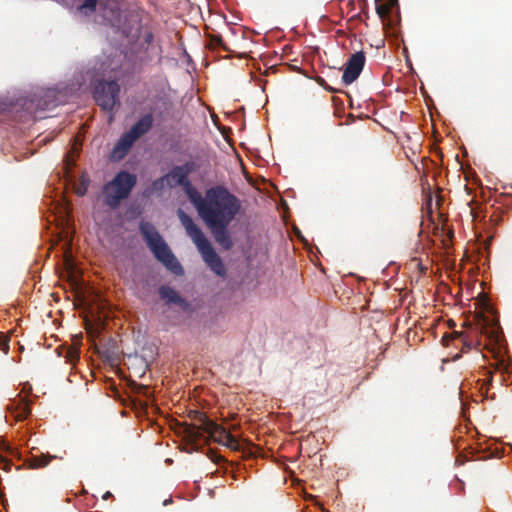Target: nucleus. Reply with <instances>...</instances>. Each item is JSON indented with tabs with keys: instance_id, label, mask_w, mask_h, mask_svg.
Wrapping results in <instances>:
<instances>
[{
	"instance_id": "obj_1",
	"label": "nucleus",
	"mask_w": 512,
	"mask_h": 512,
	"mask_svg": "<svg viewBox=\"0 0 512 512\" xmlns=\"http://www.w3.org/2000/svg\"><path fill=\"white\" fill-rule=\"evenodd\" d=\"M190 200L206 225L230 224L241 209L239 199L221 185L206 190L204 197L193 191Z\"/></svg>"
},
{
	"instance_id": "obj_2",
	"label": "nucleus",
	"mask_w": 512,
	"mask_h": 512,
	"mask_svg": "<svg viewBox=\"0 0 512 512\" xmlns=\"http://www.w3.org/2000/svg\"><path fill=\"white\" fill-rule=\"evenodd\" d=\"M140 30L141 26L138 21H135L134 25L128 30L123 29V34L126 37L136 38V40L131 42L125 51H120V55L123 54L121 64L111 62L108 65L111 71H117L118 69H123L125 72L136 71L153 59L156 50L153 45L154 36L148 31L141 36Z\"/></svg>"
},
{
	"instance_id": "obj_3",
	"label": "nucleus",
	"mask_w": 512,
	"mask_h": 512,
	"mask_svg": "<svg viewBox=\"0 0 512 512\" xmlns=\"http://www.w3.org/2000/svg\"><path fill=\"white\" fill-rule=\"evenodd\" d=\"M178 218L184 226L187 234L196 245L204 262L218 276L226 275V268L220 256L216 253L210 241L205 237L202 230L194 223L193 219L182 209H179Z\"/></svg>"
},
{
	"instance_id": "obj_4",
	"label": "nucleus",
	"mask_w": 512,
	"mask_h": 512,
	"mask_svg": "<svg viewBox=\"0 0 512 512\" xmlns=\"http://www.w3.org/2000/svg\"><path fill=\"white\" fill-rule=\"evenodd\" d=\"M140 233L155 258L169 271L177 276L184 274V269L171 249L150 222L142 221L139 226Z\"/></svg>"
},
{
	"instance_id": "obj_5",
	"label": "nucleus",
	"mask_w": 512,
	"mask_h": 512,
	"mask_svg": "<svg viewBox=\"0 0 512 512\" xmlns=\"http://www.w3.org/2000/svg\"><path fill=\"white\" fill-rule=\"evenodd\" d=\"M137 183V177L128 171H119L102 187L103 201L111 209H117L127 199Z\"/></svg>"
},
{
	"instance_id": "obj_6",
	"label": "nucleus",
	"mask_w": 512,
	"mask_h": 512,
	"mask_svg": "<svg viewBox=\"0 0 512 512\" xmlns=\"http://www.w3.org/2000/svg\"><path fill=\"white\" fill-rule=\"evenodd\" d=\"M64 96L55 88L39 89L23 101V108L37 117L39 113L64 104Z\"/></svg>"
},
{
	"instance_id": "obj_7",
	"label": "nucleus",
	"mask_w": 512,
	"mask_h": 512,
	"mask_svg": "<svg viewBox=\"0 0 512 512\" xmlns=\"http://www.w3.org/2000/svg\"><path fill=\"white\" fill-rule=\"evenodd\" d=\"M119 93L120 86L116 81H99L94 87V99L101 109L111 113L110 121L113 119V113L120 106Z\"/></svg>"
},
{
	"instance_id": "obj_8",
	"label": "nucleus",
	"mask_w": 512,
	"mask_h": 512,
	"mask_svg": "<svg viewBox=\"0 0 512 512\" xmlns=\"http://www.w3.org/2000/svg\"><path fill=\"white\" fill-rule=\"evenodd\" d=\"M365 62L366 57L363 51L352 54L345 64L342 79L339 83L348 86L356 81L365 66Z\"/></svg>"
},
{
	"instance_id": "obj_9",
	"label": "nucleus",
	"mask_w": 512,
	"mask_h": 512,
	"mask_svg": "<svg viewBox=\"0 0 512 512\" xmlns=\"http://www.w3.org/2000/svg\"><path fill=\"white\" fill-rule=\"evenodd\" d=\"M212 420L209 419L204 414V419L202 420V417L197 418L190 423H185L183 425V433L185 437L195 443L198 444L202 442V440L206 439L205 431L209 427V424H211Z\"/></svg>"
},
{
	"instance_id": "obj_10",
	"label": "nucleus",
	"mask_w": 512,
	"mask_h": 512,
	"mask_svg": "<svg viewBox=\"0 0 512 512\" xmlns=\"http://www.w3.org/2000/svg\"><path fill=\"white\" fill-rule=\"evenodd\" d=\"M158 295L162 301H164L165 305L175 304L179 306L184 311H189L191 309L190 303L183 298L174 288L168 285H162L158 289Z\"/></svg>"
},
{
	"instance_id": "obj_11",
	"label": "nucleus",
	"mask_w": 512,
	"mask_h": 512,
	"mask_svg": "<svg viewBox=\"0 0 512 512\" xmlns=\"http://www.w3.org/2000/svg\"><path fill=\"white\" fill-rule=\"evenodd\" d=\"M167 185L170 187L174 186H182L190 197V193L196 191L190 181L188 180V176L182 171L179 166L173 167L167 174Z\"/></svg>"
},
{
	"instance_id": "obj_12",
	"label": "nucleus",
	"mask_w": 512,
	"mask_h": 512,
	"mask_svg": "<svg viewBox=\"0 0 512 512\" xmlns=\"http://www.w3.org/2000/svg\"><path fill=\"white\" fill-rule=\"evenodd\" d=\"M135 142L136 140L134 137L130 135L128 131L125 132L114 145L111 152V158L113 160L123 159L128 154Z\"/></svg>"
},
{
	"instance_id": "obj_13",
	"label": "nucleus",
	"mask_w": 512,
	"mask_h": 512,
	"mask_svg": "<svg viewBox=\"0 0 512 512\" xmlns=\"http://www.w3.org/2000/svg\"><path fill=\"white\" fill-rule=\"evenodd\" d=\"M7 409L14 414L16 421L25 420L31 413L30 401L19 396L18 399L11 400L10 404L7 405Z\"/></svg>"
},
{
	"instance_id": "obj_14",
	"label": "nucleus",
	"mask_w": 512,
	"mask_h": 512,
	"mask_svg": "<svg viewBox=\"0 0 512 512\" xmlns=\"http://www.w3.org/2000/svg\"><path fill=\"white\" fill-rule=\"evenodd\" d=\"M230 224L219 225H207L215 239V241L225 250H229L233 246V242L227 230Z\"/></svg>"
},
{
	"instance_id": "obj_15",
	"label": "nucleus",
	"mask_w": 512,
	"mask_h": 512,
	"mask_svg": "<svg viewBox=\"0 0 512 512\" xmlns=\"http://www.w3.org/2000/svg\"><path fill=\"white\" fill-rule=\"evenodd\" d=\"M153 116L151 113L143 115L130 129L129 133L137 141L152 128Z\"/></svg>"
},
{
	"instance_id": "obj_16",
	"label": "nucleus",
	"mask_w": 512,
	"mask_h": 512,
	"mask_svg": "<svg viewBox=\"0 0 512 512\" xmlns=\"http://www.w3.org/2000/svg\"><path fill=\"white\" fill-rule=\"evenodd\" d=\"M229 434L230 432H228L224 427L212 421L205 431L206 439L203 441L206 442L209 438H211L215 442L223 444Z\"/></svg>"
},
{
	"instance_id": "obj_17",
	"label": "nucleus",
	"mask_w": 512,
	"mask_h": 512,
	"mask_svg": "<svg viewBox=\"0 0 512 512\" xmlns=\"http://www.w3.org/2000/svg\"><path fill=\"white\" fill-rule=\"evenodd\" d=\"M53 459H58V456L50 455V454H40V455L32 454L27 459V463L30 468L39 469V468L46 467ZM59 459H62V457H59Z\"/></svg>"
},
{
	"instance_id": "obj_18",
	"label": "nucleus",
	"mask_w": 512,
	"mask_h": 512,
	"mask_svg": "<svg viewBox=\"0 0 512 512\" xmlns=\"http://www.w3.org/2000/svg\"><path fill=\"white\" fill-rule=\"evenodd\" d=\"M209 46L213 49L221 48L224 51H230V49L226 46L225 42L223 41L221 35L219 34L209 35Z\"/></svg>"
},
{
	"instance_id": "obj_19",
	"label": "nucleus",
	"mask_w": 512,
	"mask_h": 512,
	"mask_svg": "<svg viewBox=\"0 0 512 512\" xmlns=\"http://www.w3.org/2000/svg\"><path fill=\"white\" fill-rule=\"evenodd\" d=\"M395 2H396V0H390L389 3H386V4H380V3L377 4L376 5V13H377V15L382 20H385L389 16L391 8H392V6L394 5Z\"/></svg>"
},
{
	"instance_id": "obj_20",
	"label": "nucleus",
	"mask_w": 512,
	"mask_h": 512,
	"mask_svg": "<svg viewBox=\"0 0 512 512\" xmlns=\"http://www.w3.org/2000/svg\"><path fill=\"white\" fill-rule=\"evenodd\" d=\"M98 0H83V3L78 7V10L86 15L92 14L96 10Z\"/></svg>"
},
{
	"instance_id": "obj_21",
	"label": "nucleus",
	"mask_w": 512,
	"mask_h": 512,
	"mask_svg": "<svg viewBox=\"0 0 512 512\" xmlns=\"http://www.w3.org/2000/svg\"><path fill=\"white\" fill-rule=\"evenodd\" d=\"M222 445H225L228 448L236 451L240 450L241 448L239 441L231 433L228 435V437L226 438Z\"/></svg>"
},
{
	"instance_id": "obj_22",
	"label": "nucleus",
	"mask_w": 512,
	"mask_h": 512,
	"mask_svg": "<svg viewBox=\"0 0 512 512\" xmlns=\"http://www.w3.org/2000/svg\"><path fill=\"white\" fill-rule=\"evenodd\" d=\"M179 168H181L182 171L187 176H189L190 173H192L198 169V166L194 161H187L183 165H179Z\"/></svg>"
},
{
	"instance_id": "obj_23",
	"label": "nucleus",
	"mask_w": 512,
	"mask_h": 512,
	"mask_svg": "<svg viewBox=\"0 0 512 512\" xmlns=\"http://www.w3.org/2000/svg\"><path fill=\"white\" fill-rule=\"evenodd\" d=\"M316 81L326 91H329V92H332V93H337V92H341L342 91L340 88L333 87V86L329 85L326 82V80L324 78H322V77H317Z\"/></svg>"
},
{
	"instance_id": "obj_24",
	"label": "nucleus",
	"mask_w": 512,
	"mask_h": 512,
	"mask_svg": "<svg viewBox=\"0 0 512 512\" xmlns=\"http://www.w3.org/2000/svg\"><path fill=\"white\" fill-rule=\"evenodd\" d=\"M9 341V336L3 332H0V350L5 354H7L9 351Z\"/></svg>"
},
{
	"instance_id": "obj_25",
	"label": "nucleus",
	"mask_w": 512,
	"mask_h": 512,
	"mask_svg": "<svg viewBox=\"0 0 512 512\" xmlns=\"http://www.w3.org/2000/svg\"><path fill=\"white\" fill-rule=\"evenodd\" d=\"M165 184H167L166 175H164V176L156 179L155 181H153L152 188L154 190H162L164 188Z\"/></svg>"
},
{
	"instance_id": "obj_26",
	"label": "nucleus",
	"mask_w": 512,
	"mask_h": 512,
	"mask_svg": "<svg viewBox=\"0 0 512 512\" xmlns=\"http://www.w3.org/2000/svg\"><path fill=\"white\" fill-rule=\"evenodd\" d=\"M65 358L68 362L74 363L79 359V352L76 349H68Z\"/></svg>"
},
{
	"instance_id": "obj_27",
	"label": "nucleus",
	"mask_w": 512,
	"mask_h": 512,
	"mask_svg": "<svg viewBox=\"0 0 512 512\" xmlns=\"http://www.w3.org/2000/svg\"><path fill=\"white\" fill-rule=\"evenodd\" d=\"M188 416L191 421H193L199 417L200 418L202 417V420L204 419V413L201 411H197V410L190 411Z\"/></svg>"
},
{
	"instance_id": "obj_28",
	"label": "nucleus",
	"mask_w": 512,
	"mask_h": 512,
	"mask_svg": "<svg viewBox=\"0 0 512 512\" xmlns=\"http://www.w3.org/2000/svg\"><path fill=\"white\" fill-rule=\"evenodd\" d=\"M112 496H113V495H112V493H111V492H109V491H107V492H105V493H104V495L102 496V498H103L104 500H108V499H109V498H111Z\"/></svg>"
},
{
	"instance_id": "obj_29",
	"label": "nucleus",
	"mask_w": 512,
	"mask_h": 512,
	"mask_svg": "<svg viewBox=\"0 0 512 512\" xmlns=\"http://www.w3.org/2000/svg\"><path fill=\"white\" fill-rule=\"evenodd\" d=\"M1 449H7L6 445H5V442H1V446H0Z\"/></svg>"
},
{
	"instance_id": "obj_30",
	"label": "nucleus",
	"mask_w": 512,
	"mask_h": 512,
	"mask_svg": "<svg viewBox=\"0 0 512 512\" xmlns=\"http://www.w3.org/2000/svg\"><path fill=\"white\" fill-rule=\"evenodd\" d=\"M171 502H172V499H168V500H165L163 504H164V505H167V504H169V503H171Z\"/></svg>"
},
{
	"instance_id": "obj_31",
	"label": "nucleus",
	"mask_w": 512,
	"mask_h": 512,
	"mask_svg": "<svg viewBox=\"0 0 512 512\" xmlns=\"http://www.w3.org/2000/svg\"><path fill=\"white\" fill-rule=\"evenodd\" d=\"M465 346H467L468 348L471 347V343H467L466 341L464 342Z\"/></svg>"
},
{
	"instance_id": "obj_32",
	"label": "nucleus",
	"mask_w": 512,
	"mask_h": 512,
	"mask_svg": "<svg viewBox=\"0 0 512 512\" xmlns=\"http://www.w3.org/2000/svg\"><path fill=\"white\" fill-rule=\"evenodd\" d=\"M482 330H484L483 333H487L485 326H482Z\"/></svg>"
},
{
	"instance_id": "obj_33",
	"label": "nucleus",
	"mask_w": 512,
	"mask_h": 512,
	"mask_svg": "<svg viewBox=\"0 0 512 512\" xmlns=\"http://www.w3.org/2000/svg\"><path fill=\"white\" fill-rule=\"evenodd\" d=\"M382 0H375L376 2V5L379 4V2H381Z\"/></svg>"
},
{
	"instance_id": "obj_34",
	"label": "nucleus",
	"mask_w": 512,
	"mask_h": 512,
	"mask_svg": "<svg viewBox=\"0 0 512 512\" xmlns=\"http://www.w3.org/2000/svg\"><path fill=\"white\" fill-rule=\"evenodd\" d=\"M85 193V190H83L82 192H79L80 195H84Z\"/></svg>"
}]
</instances>
